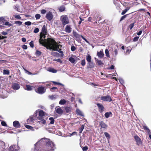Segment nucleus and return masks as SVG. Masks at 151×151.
Here are the masks:
<instances>
[{
  "label": "nucleus",
  "instance_id": "4c0bfd02",
  "mask_svg": "<svg viewBox=\"0 0 151 151\" xmlns=\"http://www.w3.org/2000/svg\"><path fill=\"white\" fill-rule=\"evenodd\" d=\"M13 16L18 19H20L21 18L20 16L18 15L15 14L13 15Z\"/></svg>",
  "mask_w": 151,
  "mask_h": 151
},
{
  "label": "nucleus",
  "instance_id": "09e8293b",
  "mask_svg": "<svg viewBox=\"0 0 151 151\" xmlns=\"http://www.w3.org/2000/svg\"><path fill=\"white\" fill-rule=\"evenodd\" d=\"M76 49V48L74 46H71V50L72 51H74Z\"/></svg>",
  "mask_w": 151,
  "mask_h": 151
},
{
  "label": "nucleus",
  "instance_id": "ea45409f",
  "mask_svg": "<svg viewBox=\"0 0 151 151\" xmlns=\"http://www.w3.org/2000/svg\"><path fill=\"white\" fill-rule=\"evenodd\" d=\"M4 145V143L2 141H0V149Z\"/></svg>",
  "mask_w": 151,
  "mask_h": 151
},
{
  "label": "nucleus",
  "instance_id": "4d7b16f0",
  "mask_svg": "<svg viewBox=\"0 0 151 151\" xmlns=\"http://www.w3.org/2000/svg\"><path fill=\"white\" fill-rule=\"evenodd\" d=\"M41 54V52L39 51H37L36 52V54L37 55H40Z\"/></svg>",
  "mask_w": 151,
  "mask_h": 151
},
{
  "label": "nucleus",
  "instance_id": "6ab92c4d",
  "mask_svg": "<svg viewBox=\"0 0 151 151\" xmlns=\"http://www.w3.org/2000/svg\"><path fill=\"white\" fill-rule=\"evenodd\" d=\"M100 125L101 127L104 128H106L107 127V125L105 124V123L102 121L100 122Z\"/></svg>",
  "mask_w": 151,
  "mask_h": 151
},
{
  "label": "nucleus",
  "instance_id": "f257e3e1",
  "mask_svg": "<svg viewBox=\"0 0 151 151\" xmlns=\"http://www.w3.org/2000/svg\"><path fill=\"white\" fill-rule=\"evenodd\" d=\"M47 29L45 25H44L42 29V32L40 35L39 43L43 46L46 47L47 49L53 51H56L63 54L61 51L62 46L59 45L54 40L51 38L45 39V35H47Z\"/></svg>",
  "mask_w": 151,
  "mask_h": 151
},
{
  "label": "nucleus",
  "instance_id": "2eb2a0df",
  "mask_svg": "<svg viewBox=\"0 0 151 151\" xmlns=\"http://www.w3.org/2000/svg\"><path fill=\"white\" fill-rule=\"evenodd\" d=\"M35 119V118H34V117L32 116H30L29 118L27 120V122L29 124H31L33 122Z\"/></svg>",
  "mask_w": 151,
  "mask_h": 151
},
{
  "label": "nucleus",
  "instance_id": "58836bf2",
  "mask_svg": "<svg viewBox=\"0 0 151 151\" xmlns=\"http://www.w3.org/2000/svg\"><path fill=\"white\" fill-rule=\"evenodd\" d=\"M84 128V126L83 125H82L81 126L80 128L79 129V133H81L83 130Z\"/></svg>",
  "mask_w": 151,
  "mask_h": 151
},
{
  "label": "nucleus",
  "instance_id": "de8ad7c7",
  "mask_svg": "<svg viewBox=\"0 0 151 151\" xmlns=\"http://www.w3.org/2000/svg\"><path fill=\"white\" fill-rule=\"evenodd\" d=\"M25 24L27 26H29L31 25V22H25Z\"/></svg>",
  "mask_w": 151,
  "mask_h": 151
},
{
  "label": "nucleus",
  "instance_id": "052dcab7",
  "mask_svg": "<svg viewBox=\"0 0 151 151\" xmlns=\"http://www.w3.org/2000/svg\"><path fill=\"white\" fill-rule=\"evenodd\" d=\"M1 124L2 125L4 126H6V123L4 122V121H2L1 122Z\"/></svg>",
  "mask_w": 151,
  "mask_h": 151
},
{
  "label": "nucleus",
  "instance_id": "473e14b6",
  "mask_svg": "<svg viewBox=\"0 0 151 151\" xmlns=\"http://www.w3.org/2000/svg\"><path fill=\"white\" fill-rule=\"evenodd\" d=\"M49 120L50 121V123L51 124H53L54 122V120L53 118L50 117L49 118Z\"/></svg>",
  "mask_w": 151,
  "mask_h": 151
},
{
  "label": "nucleus",
  "instance_id": "f3484780",
  "mask_svg": "<svg viewBox=\"0 0 151 151\" xmlns=\"http://www.w3.org/2000/svg\"><path fill=\"white\" fill-rule=\"evenodd\" d=\"M97 55L99 58H102L104 55V54L103 52V50H101L100 52H98L97 53Z\"/></svg>",
  "mask_w": 151,
  "mask_h": 151
},
{
  "label": "nucleus",
  "instance_id": "79ce46f5",
  "mask_svg": "<svg viewBox=\"0 0 151 151\" xmlns=\"http://www.w3.org/2000/svg\"><path fill=\"white\" fill-rule=\"evenodd\" d=\"M4 24L6 26H8L9 27L11 26L12 25V24L9 23L8 22H5Z\"/></svg>",
  "mask_w": 151,
  "mask_h": 151
},
{
  "label": "nucleus",
  "instance_id": "20e7f679",
  "mask_svg": "<svg viewBox=\"0 0 151 151\" xmlns=\"http://www.w3.org/2000/svg\"><path fill=\"white\" fill-rule=\"evenodd\" d=\"M60 20L63 25H65L69 23L68 17L66 15H63L60 17Z\"/></svg>",
  "mask_w": 151,
  "mask_h": 151
},
{
  "label": "nucleus",
  "instance_id": "f8f14e48",
  "mask_svg": "<svg viewBox=\"0 0 151 151\" xmlns=\"http://www.w3.org/2000/svg\"><path fill=\"white\" fill-rule=\"evenodd\" d=\"M97 105L98 107L99 111L101 112L102 113L104 110V107L102 104L99 103L97 104Z\"/></svg>",
  "mask_w": 151,
  "mask_h": 151
},
{
  "label": "nucleus",
  "instance_id": "1a4fd4ad",
  "mask_svg": "<svg viewBox=\"0 0 151 151\" xmlns=\"http://www.w3.org/2000/svg\"><path fill=\"white\" fill-rule=\"evenodd\" d=\"M134 139L138 145H139L142 144V141L140 138L137 136H134Z\"/></svg>",
  "mask_w": 151,
  "mask_h": 151
},
{
  "label": "nucleus",
  "instance_id": "dca6fc26",
  "mask_svg": "<svg viewBox=\"0 0 151 151\" xmlns=\"http://www.w3.org/2000/svg\"><path fill=\"white\" fill-rule=\"evenodd\" d=\"M47 70L54 73H56L57 71L55 69L52 68H49L47 69Z\"/></svg>",
  "mask_w": 151,
  "mask_h": 151
},
{
  "label": "nucleus",
  "instance_id": "f03ea898",
  "mask_svg": "<svg viewBox=\"0 0 151 151\" xmlns=\"http://www.w3.org/2000/svg\"><path fill=\"white\" fill-rule=\"evenodd\" d=\"M44 143H46L44 151H54L55 148V145L54 143L49 139L42 138L34 145L35 146L38 145L43 144Z\"/></svg>",
  "mask_w": 151,
  "mask_h": 151
},
{
  "label": "nucleus",
  "instance_id": "0eeeda50",
  "mask_svg": "<svg viewBox=\"0 0 151 151\" xmlns=\"http://www.w3.org/2000/svg\"><path fill=\"white\" fill-rule=\"evenodd\" d=\"M101 99L103 101L109 102H110L112 100L111 97L109 96H102L101 98Z\"/></svg>",
  "mask_w": 151,
  "mask_h": 151
},
{
  "label": "nucleus",
  "instance_id": "3c124183",
  "mask_svg": "<svg viewBox=\"0 0 151 151\" xmlns=\"http://www.w3.org/2000/svg\"><path fill=\"white\" fill-rule=\"evenodd\" d=\"M39 29L38 28H36L34 31V32L35 33H37L39 32Z\"/></svg>",
  "mask_w": 151,
  "mask_h": 151
},
{
  "label": "nucleus",
  "instance_id": "c03bdc74",
  "mask_svg": "<svg viewBox=\"0 0 151 151\" xmlns=\"http://www.w3.org/2000/svg\"><path fill=\"white\" fill-rule=\"evenodd\" d=\"M41 17L40 15L39 14H37L35 15V17L36 19H39Z\"/></svg>",
  "mask_w": 151,
  "mask_h": 151
},
{
  "label": "nucleus",
  "instance_id": "49530a36",
  "mask_svg": "<svg viewBox=\"0 0 151 151\" xmlns=\"http://www.w3.org/2000/svg\"><path fill=\"white\" fill-rule=\"evenodd\" d=\"M57 89V88L55 87H53L51 88L50 90L51 91H54Z\"/></svg>",
  "mask_w": 151,
  "mask_h": 151
},
{
  "label": "nucleus",
  "instance_id": "72a5a7b5",
  "mask_svg": "<svg viewBox=\"0 0 151 151\" xmlns=\"http://www.w3.org/2000/svg\"><path fill=\"white\" fill-rule=\"evenodd\" d=\"M9 73V71L8 70H3V74L4 75H8Z\"/></svg>",
  "mask_w": 151,
  "mask_h": 151
},
{
  "label": "nucleus",
  "instance_id": "a211bd4d",
  "mask_svg": "<svg viewBox=\"0 0 151 151\" xmlns=\"http://www.w3.org/2000/svg\"><path fill=\"white\" fill-rule=\"evenodd\" d=\"M65 31L68 33H70L71 32V28L69 26L67 25L65 28Z\"/></svg>",
  "mask_w": 151,
  "mask_h": 151
},
{
  "label": "nucleus",
  "instance_id": "13d9d810",
  "mask_svg": "<svg viewBox=\"0 0 151 151\" xmlns=\"http://www.w3.org/2000/svg\"><path fill=\"white\" fill-rule=\"evenodd\" d=\"M54 61H57L58 62H59L60 63H62V61L60 59H54L53 60Z\"/></svg>",
  "mask_w": 151,
  "mask_h": 151
},
{
  "label": "nucleus",
  "instance_id": "cd10ccee",
  "mask_svg": "<svg viewBox=\"0 0 151 151\" xmlns=\"http://www.w3.org/2000/svg\"><path fill=\"white\" fill-rule=\"evenodd\" d=\"M66 103V101L65 99H61L59 102V104L60 105H63Z\"/></svg>",
  "mask_w": 151,
  "mask_h": 151
},
{
  "label": "nucleus",
  "instance_id": "bb28decb",
  "mask_svg": "<svg viewBox=\"0 0 151 151\" xmlns=\"http://www.w3.org/2000/svg\"><path fill=\"white\" fill-rule=\"evenodd\" d=\"M65 109L66 112L68 113L71 111V108L70 107L67 106L65 107Z\"/></svg>",
  "mask_w": 151,
  "mask_h": 151
},
{
  "label": "nucleus",
  "instance_id": "9b49d317",
  "mask_svg": "<svg viewBox=\"0 0 151 151\" xmlns=\"http://www.w3.org/2000/svg\"><path fill=\"white\" fill-rule=\"evenodd\" d=\"M56 111L57 113L59 114H62L63 113V111L59 106L57 107L56 108Z\"/></svg>",
  "mask_w": 151,
  "mask_h": 151
},
{
  "label": "nucleus",
  "instance_id": "f704fd0d",
  "mask_svg": "<svg viewBox=\"0 0 151 151\" xmlns=\"http://www.w3.org/2000/svg\"><path fill=\"white\" fill-rule=\"evenodd\" d=\"M69 61L72 63H74L75 62V60L74 58L72 57H70L69 59Z\"/></svg>",
  "mask_w": 151,
  "mask_h": 151
},
{
  "label": "nucleus",
  "instance_id": "5701e85b",
  "mask_svg": "<svg viewBox=\"0 0 151 151\" xmlns=\"http://www.w3.org/2000/svg\"><path fill=\"white\" fill-rule=\"evenodd\" d=\"M130 8V7H126V9H125L121 13V14L122 15H123L124 14L126 13L129 10Z\"/></svg>",
  "mask_w": 151,
  "mask_h": 151
},
{
  "label": "nucleus",
  "instance_id": "e2e57ef3",
  "mask_svg": "<svg viewBox=\"0 0 151 151\" xmlns=\"http://www.w3.org/2000/svg\"><path fill=\"white\" fill-rule=\"evenodd\" d=\"M131 50H130L129 49H127V50H126V54H129L131 52Z\"/></svg>",
  "mask_w": 151,
  "mask_h": 151
},
{
  "label": "nucleus",
  "instance_id": "2f4dec72",
  "mask_svg": "<svg viewBox=\"0 0 151 151\" xmlns=\"http://www.w3.org/2000/svg\"><path fill=\"white\" fill-rule=\"evenodd\" d=\"M105 53L106 55V56L109 58L110 57V55H109V50L107 49H106L105 51Z\"/></svg>",
  "mask_w": 151,
  "mask_h": 151
},
{
  "label": "nucleus",
  "instance_id": "338daca9",
  "mask_svg": "<svg viewBox=\"0 0 151 151\" xmlns=\"http://www.w3.org/2000/svg\"><path fill=\"white\" fill-rule=\"evenodd\" d=\"M22 47L23 49H25V50H26L27 48V45H23L22 46Z\"/></svg>",
  "mask_w": 151,
  "mask_h": 151
},
{
  "label": "nucleus",
  "instance_id": "ddd939ff",
  "mask_svg": "<svg viewBox=\"0 0 151 151\" xmlns=\"http://www.w3.org/2000/svg\"><path fill=\"white\" fill-rule=\"evenodd\" d=\"M13 126L16 128H19L20 127V124L18 121H14L13 122Z\"/></svg>",
  "mask_w": 151,
  "mask_h": 151
},
{
  "label": "nucleus",
  "instance_id": "4be33fe9",
  "mask_svg": "<svg viewBox=\"0 0 151 151\" xmlns=\"http://www.w3.org/2000/svg\"><path fill=\"white\" fill-rule=\"evenodd\" d=\"M86 59L88 63L92 61L91 57L89 54H88L87 55Z\"/></svg>",
  "mask_w": 151,
  "mask_h": 151
},
{
  "label": "nucleus",
  "instance_id": "c9c22d12",
  "mask_svg": "<svg viewBox=\"0 0 151 151\" xmlns=\"http://www.w3.org/2000/svg\"><path fill=\"white\" fill-rule=\"evenodd\" d=\"M104 134L105 136L108 139L110 138V136L107 132H104Z\"/></svg>",
  "mask_w": 151,
  "mask_h": 151
},
{
  "label": "nucleus",
  "instance_id": "6e6552de",
  "mask_svg": "<svg viewBox=\"0 0 151 151\" xmlns=\"http://www.w3.org/2000/svg\"><path fill=\"white\" fill-rule=\"evenodd\" d=\"M46 18L49 21H51L53 18V15L51 12H48L46 14Z\"/></svg>",
  "mask_w": 151,
  "mask_h": 151
},
{
  "label": "nucleus",
  "instance_id": "603ef678",
  "mask_svg": "<svg viewBox=\"0 0 151 151\" xmlns=\"http://www.w3.org/2000/svg\"><path fill=\"white\" fill-rule=\"evenodd\" d=\"M139 38V37H134L133 39V41L136 42V41H137L138 40Z\"/></svg>",
  "mask_w": 151,
  "mask_h": 151
},
{
  "label": "nucleus",
  "instance_id": "0e129e2a",
  "mask_svg": "<svg viewBox=\"0 0 151 151\" xmlns=\"http://www.w3.org/2000/svg\"><path fill=\"white\" fill-rule=\"evenodd\" d=\"M24 70L25 71L26 73H27L28 74H29V75H31V74H32V73H30V72L28 71L26 69H25L24 68Z\"/></svg>",
  "mask_w": 151,
  "mask_h": 151
},
{
  "label": "nucleus",
  "instance_id": "7ed1b4c3",
  "mask_svg": "<svg viewBox=\"0 0 151 151\" xmlns=\"http://www.w3.org/2000/svg\"><path fill=\"white\" fill-rule=\"evenodd\" d=\"M39 112V116L37 117L38 121L43 124L46 123V121L43 119V117L46 114V113L42 110L39 111L37 110L36 111L35 113L34 114V116H36L37 115V113Z\"/></svg>",
  "mask_w": 151,
  "mask_h": 151
},
{
  "label": "nucleus",
  "instance_id": "6e6d98bb",
  "mask_svg": "<svg viewBox=\"0 0 151 151\" xmlns=\"http://www.w3.org/2000/svg\"><path fill=\"white\" fill-rule=\"evenodd\" d=\"M118 79L119 80V82L121 84H122L124 83V81L121 78H119Z\"/></svg>",
  "mask_w": 151,
  "mask_h": 151
},
{
  "label": "nucleus",
  "instance_id": "8fccbe9b",
  "mask_svg": "<svg viewBox=\"0 0 151 151\" xmlns=\"http://www.w3.org/2000/svg\"><path fill=\"white\" fill-rule=\"evenodd\" d=\"M88 149V148L87 146H85L83 148L82 150L83 151H86Z\"/></svg>",
  "mask_w": 151,
  "mask_h": 151
},
{
  "label": "nucleus",
  "instance_id": "680f3d73",
  "mask_svg": "<svg viewBox=\"0 0 151 151\" xmlns=\"http://www.w3.org/2000/svg\"><path fill=\"white\" fill-rule=\"evenodd\" d=\"M46 12V11L45 9H42L41 10V13L42 14H45Z\"/></svg>",
  "mask_w": 151,
  "mask_h": 151
},
{
  "label": "nucleus",
  "instance_id": "4468645a",
  "mask_svg": "<svg viewBox=\"0 0 151 151\" xmlns=\"http://www.w3.org/2000/svg\"><path fill=\"white\" fill-rule=\"evenodd\" d=\"M94 67V65L92 62H88L87 65V68H93Z\"/></svg>",
  "mask_w": 151,
  "mask_h": 151
},
{
  "label": "nucleus",
  "instance_id": "774afa93",
  "mask_svg": "<svg viewBox=\"0 0 151 151\" xmlns=\"http://www.w3.org/2000/svg\"><path fill=\"white\" fill-rule=\"evenodd\" d=\"M114 53L115 55L116 56L118 54V50L116 49H115L114 51Z\"/></svg>",
  "mask_w": 151,
  "mask_h": 151
},
{
  "label": "nucleus",
  "instance_id": "aec40b11",
  "mask_svg": "<svg viewBox=\"0 0 151 151\" xmlns=\"http://www.w3.org/2000/svg\"><path fill=\"white\" fill-rule=\"evenodd\" d=\"M76 113L77 115H78L82 116H84V115L82 112L78 109H76Z\"/></svg>",
  "mask_w": 151,
  "mask_h": 151
},
{
  "label": "nucleus",
  "instance_id": "9d476101",
  "mask_svg": "<svg viewBox=\"0 0 151 151\" xmlns=\"http://www.w3.org/2000/svg\"><path fill=\"white\" fill-rule=\"evenodd\" d=\"M20 86L19 85L16 83H14L12 85V88L14 90H17L20 88Z\"/></svg>",
  "mask_w": 151,
  "mask_h": 151
},
{
  "label": "nucleus",
  "instance_id": "5fc2aeb1",
  "mask_svg": "<svg viewBox=\"0 0 151 151\" xmlns=\"http://www.w3.org/2000/svg\"><path fill=\"white\" fill-rule=\"evenodd\" d=\"M81 37H82V38L87 43H88V44H89V42L83 36H81Z\"/></svg>",
  "mask_w": 151,
  "mask_h": 151
},
{
  "label": "nucleus",
  "instance_id": "7c9ffc66",
  "mask_svg": "<svg viewBox=\"0 0 151 151\" xmlns=\"http://www.w3.org/2000/svg\"><path fill=\"white\" fill-rule=\"evenodd\" d=\"M65 7L63 6H61L59 8V10L60 12H62L64 11Z\"/></svg>",
  "mask_w": 151,
  "mask_h": 151
},
{
  "label": "nucleus",
  "instance_id": "e433bc0d",
  "mask_svg": "<svg viewBox=\"0 0 151 151\" xmlns=\"http://www.w3.org/2000/svg\"><path fill=\"white\" fill-rule=\"evenodd\" d=\"M15 24H18V26H20L22 25V22L19 21H16L15 22Z\"/></svg>",
  "mask_w": 151,
  "mask_h": 151
},
{
  "label": "nucleus",
  "instance_id": "393cba45",
  "mask_svg": "<svg viewBox=\"0 0 151 151\" xmlns=\"http://www.w3.org/2000/svg\"><path fill=\"white\" fill-rule=\"evenodd\" d=\"M51 55L54 56H55L58 57L59 56V54L57 52H52L51 53Z\"/></svg>",
  "mask_w": 151,
  "mask_h": 151
},
{
  "label": "nucleus",
  "instance_id": "a19ab883",
  "mask_svg": "<svg viewBox=\"0 0 151 151\" xmlns=\"http://www.w3.org/2000/svg\"><path fill=\"white\" fill-rule=\"evenodd\" d=\"M81 64L83 66H84L86 64V62H85V59L83 60H81Z\"/></svg>",
  "mask_w": 151,
  "mask_h": 151
},
{
  "label": "nucleus",
  "instance_id": "864d4df0",
  "mask_svg": "<svg viewBox=\"0 0 151 151\" xmlns=\"http://www.w3.org/2000/svg\"><path fill=\"white\" fill-rule=\"evenodd\" d=\"M127 15H124L122 16L121 17L120 21H122L126 17Z\"/></svg>",
  "mask_w": 151,
  "mask_h": 151
},
{
  "label": "nucleus",
  "instance_id": "b1692460",
  "mask_svg": "<svg viewBox=\"0 0 151 151\" xmlns=\"http://www.w3.org/2000/svg\"><path fill=\"white\" fill-rule=\"evenodd\" d=\"M73 35L77 38H79L81 36L79 34L76 32H73Z\"/></svg>",
  "mask_w": 151,
  "mask_h": 151
},
{
  "label": "nucleus",
  "instance_id": "a18cd8bd",
  "mask_svg": "<svg viewBox=\"0 0 151 151\" xmlns=\"http://www.w3.org/2000/svg\"><path fill=\"white\" fill-rule=\"evenodd\" d=\"M134 26V23L131 24L129 26V28L130 29H132Z\"/></svg>",
  "mask_w": 151,
  "mask_h": 151
},
{
  "label": "nucleus",
  "instance_id": "39448f33",
  "mask_svg": "<svg viewBox=\"0 0 151 151\" xmlns=\"http://www.w3.org/2000/svg\"><path fill=\"white\" fill-rule=\"evenodd\" d=\"M36 92L39 94H42L45 92V88L42 86L39 87L37 89H35Z\"/></svg>",
  "mask_w": 151,
  "mask_h": 151
},
{
  "label": "nucleus",
  "instance_id": "c756f323",
  "mask_svg": "<svg viewBox=\"0 0 151 151\" xmlns=\"http://www.w3.org/2000/svg\"><path fill=\"white\" fill-rule=\"evenodd\" d=\"M25 127L27 129H30L32 131L34 130L33 128L31 126L28 125H25Z\"/></svg>",
  "mask_w": 151,
  "mask_h": 151
},
{
  "label": "nucleus",
  "instance_id": "412c9836",
  "mask_svg": "<svg viewBox=\"0 0 151 151\" xmlns=\"http://www.w3.org/2000/svg\"><path fill=\"white\" fill-rule=\"evenodd\" d=\"M143 129L145 130L149 134H151V132H150V130L145 125H144L143 126Z\"/></svg>",
  "mask_w": 151,
  "mask_h": 151
},
{
  "label": "nucleus",
  "instance_id": "37998d69",
  "mask_svg": "<svg viewBox=\"0 0 151 151\" xmlns=\"http://www.w3.org/2000/svg\"><path fill=\"white\" fill-rule=\"evenodd\" d=\"M96 62L98 63L99 65H101L103 64V63L102 61L101 60H96Z\"/></svg>",
  "mask_w": 151,
  "mask_h": 151
},
{
  "label": "nucleus",
  "instance_id": "423d86ee",
  "mask_svg": "<svg viewBox=\"0 0 151 151\" xmlns=\"http://www.w3.org/2000/svg\"><path fill=\"white\" fill-rule=\"evenodd\" d=\"M9 151H18L19 147L17 145H12L9 148Z\"/></svg>",
  "mask_w": 151,
  "mask_h": 151
},
{
  "label": "nucleus",
  "instance_id": "bf43d9fd",
  "mask_svg": "<svg viewBox=\"0 0 151 151\" xmlns=\"http://www.w3.org/2000/svg\"><path fill=\"white\" fill-rule=\"evenodd\" d=\"M29 45L31 47H34V44L32 41H31L29 43Z\"/></svg>",
  "mask_w": 151,
  "mask_h": 151
},
{
  "label": "nucleus",
  "instance_id": "c85d7f7f",
  "mask_svg": "<svg viewBox=\"0 0 151 151\" xmlns=\"http://www.w3.org/2000/svg\"><path fill=\"white\" fill-rule=\"evenodd\" d=\"M112 115V113L110 112H107L105 114V116L106 118H108L110 116V115Z\"/></svg>",
  "mask_w": 151,
  "mask_h": 151
},
{
  "label": "nucleus",
  "instance_id": "69168bd1",
  "mask_svg": "<svg viewBox=\"0 0 151 151\" xmlns=\"http://www.w3.org/2000/svg\"><path fill=\"white\" fill-rule=\"evenodd\" d=\"M5 19V17H0V22L3 21Z\"/></svg>",
  "mask_w": 151,
  "mask_h": 151
},
{
  "label": "nucleus",
  "instance_id": "a878e982",
  "mask_svg": "<svg viewBox=\"0 0 151 151\" xmlns=\"http://www.w3.org/2000/svg\"><path fill=\"white\" fill-rule=\"evenodd\" d=\"M26 88H25V89L27 91H31L32 90L33 88V86H31L29 85H26Z\"/></svg>",
  "mask_w": 151,
  "mask_h": 151
}]
</instances>
